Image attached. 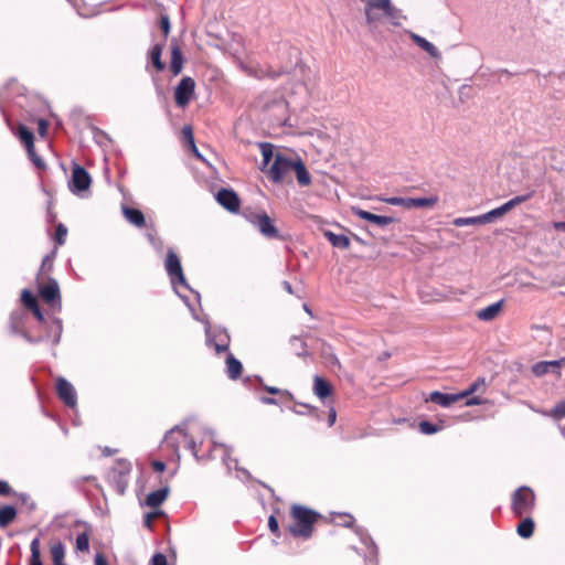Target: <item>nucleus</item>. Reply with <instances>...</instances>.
<instances>
[{"mask_svg": "<svg viewBox=\"0 0 565 565\" xmlns=\"http://www.w3.org/2000/svg\"><path fill=\"white\" fill-rule=\"evenodd\" d=\"M322 515L302 504L294 503L289 508V523L286 531L295 539L309 540L315 532V525Z\"/></svg>", "mask_w": 565, "mask_h": 565, "instance_id": "obj_1", "label": "nucleus"}, {"mask_svg": "<svg viewBox=\"0 0 565 565\" xmlns=\"http://www.w3.org/2000/svg\"><path fill=\"white\" fill-rule=\"evenodd\" d=\"M182 447L191 449L194 454H196L195 443L193 439L189 437L182 427L175 426L166 434L161 443V450L166 452L167 457L170 459L179 461L180 448Z\"/></svg>", "mask_w": 565, "mask_h": 565, "instance_id": "obj_2", "label": "nucleus"}, {"mask_svg": "<svg viewBox=\"0 0 565 565\" xmlns=\"http://www.w3.org/2000/svg\"><path fill=\"white\" fill-rule=\"evenodd\" d=\"M364 3L366 23L373 25L382 18L396 20L399 17V10L396 9L391 0H360Z\"/></svg>", "mask_w": 565, "mask_h": 565, "instance_id": "obj_3", "label": "nucleus"}, {"mask_svg": "<svg viewBox=\"0 0 565 565\" xmlns=\"http://www.w3.org/2000/svg\"><path fill=\"white\" fill-rule=\"evenodd\" d=\"M535 507V494L529 487H520L512 494L511 509L515 516L523 518Z\"/></svg>", "mask_w": 565, "mask_h": 565, "instance_id": "obj_4", "label": "nucleus"}, {"mask_svg": "<svg viewBox=\"0 0 565 565\" xmlns=\"http://www.w3.org/2000/svg\"><path fill=\"white\" fill-rule=\"evenodd\" d=\"M36 280L41 299L53 309H60L61 292L57 281L51 277L44 280L41 273H39Z\"/></svg>", "mask_w": 565, "mask_h": 565, "instance_id": "obj_5", "label": "nucleus"}, {"mask_svg": "<svg viewBox=\"0 0 565 565\" xmlns=\"http://www.w3.org/2000/svg\"><path fill=\"white\" fill-rule=\"evenodd\" d=\"M295 160L287 159L281 153H276L273 164L266 170L268 178L275 182H285L292 171Z\"/></svg>", "mask_w": 565, "mask_h": 565, "instance_id": "obj_6", "label": "nucleus"}, {"mask_svg": "<svg viewBox=\"0 0 565 565\" xmlns=\"http://www.w3.org/2000/svg\"><path fill=\"white\" fill-rule=\"evenodd\" d=\"M205 344L214 349L216 354L228 351L231 344V337L224 328H206L205 329Z\"/></svg>", "mask_w": 565, "mask_h": 565, "instance_id": "obj_7", "label": "nucleus"}, {"mask_svg": "<svg viewBox=\"0 0 565 565\" xmlns=\"http://www.w3.org/2000/svg\"><path fill=\"white\" fill-rule=\"evenodd\" d=\"M245 217L250 224L256 226L266 238L275 239L280 237L278 228L266 212L249 213L246 214Z\"/></svg>", "mask_w": 565, "mask_h": 565, "instance_id": "obj_8", "label": "nucleus"}, {"mask_svg": "<svg viewBox=\"0 0 565 565\" xmlns=\"http://www.w3.org/2000/svg\"><path fill=\"white\" fill-rule=\"evenodd\" d=\"M533 194H534V191H531V192H529L526 194H523V195H518V196L509 200L508 202H505L501 206H499L497 209H493V210L482 214L483 223L484 224L491 223L495 218L502 217L505 213L511 211L516 205H519V204L530 200L533 196Z\"/></svg>", "mask_w": 565, "mask_h": 565, "instance_id": "obj_9", "label": "nucleus"}, {"mask_svg": "<svg viewBox=\"0 0 565 565\" xmlns=\"http://www.w3.org/2000/svg\"><path fill=\"white\" fill-rule=\"evenodd\" d=\"M166 270L173 285L185 286L186 280L182 270L181 262L174 250L169 249L164 262Z\"/></svg>", "mask_w": 565, "mask_h": 565, "instance_id": "obj_10", "label": "nucleus"}, {"mask_svg": "<svg viewBox=\"0 0 565 565\" xmlns=\"http://www.w3.org/2000/svg\"><path fill=\"white\" fill-rule=\"evenodd\" d=\"M195 82L192 77H183L175 87L174 100L177 106L186 107L194 96Z\"/></svg>", "mask_w": 565, "mask_h": 565, "instance_id": "obj_11", "label": "nucleus"}, {"mask_svg": "<svg viewBox=\"0 0 565 565\" xmlns=\"http://www.w3.org/2000/svg\"><path fill=\"white\" fill-rule=\"evenodd\" d=\"M55 390L58 398L71 408L77 405V395L74 386L64 377L58 376L55 381Z\"/></svg>", "mask_w": 565, "mask_h": 565, "instance_id": "obj_12", "label": "nucleus"}, {"mask_svg": "<svg viewBox=\"0 0 565 565\" xmlns=\"http://www.w3.org/2000/svg\"><path fill=\"white\" fill-rule=\"evenodd\" d=\"M92 179L89 173L81 166L75 164L72 170L70 189L73 193H78L89 189Z\"/></svg>", "mask_w": 565, "mask_h": 565, "instance_id": "obj_13", "label": "nucleus"}, {"mask_svg": "<svg viewBox=\"0 0 565 565\" xmlns=\"http://www.w3.org/2000/svg\"><path fill=\"white\" fill-rule=\"evenodd\" d=\"M215 199L221 206L231 213H237L239 211L241 200L234 190L223 188L217 191Z\"/></svg>", "mask_w": 565, "mask_h": 565, "instance_id": "obj_14", "label": "nucleus"}, {"mask_svg": "<svg viewBox=\"0 0 565 565\" xmlns=\"http://www.w3.org/2000/svg\"><path fill=\"white\" fill-rule=\"evenodd\" d=\"M288 71L285 67H279L278 70H274L271 66H253L248 68V75L255 77L256 79H277L281 75L286 74Z\"/></svg>", "mask_w": 565, "mask_h": 565, "instance_id": "obj_15", "label": "nucleus"}, {"mask_svg": "<svg viewBox=\"0 0 565 565\" xmlns=\"http://www.w3.org/2000/svg\"><path fill=\"white\" fill-rule=\"evenodd\" d=\"M313 394L319 397L320 399H324L332 395L333 387L329 381L326 379L315 375L313 376V387H312Z\"/></svg>", "mask_w": 565, "mask_h": 565, "instance_id": "obj_16", "label": "nucleus"}, {"mask_svg": "<svg viewBox=\"0 0 565 565\" xmlns=\"http://www.w3.org/2000/svg\"><path fill=\"white\" fill-rule=\"evenodd\" d=\"M183 67V55L180 45L175 40L171 42L170 71L173 75H179Z\"/></svg>", "mask_w": 565, "mask_h": 565, "instance_id": "obj_17", "label": "nucleus"}, {"mask_svg": "<svg viewBox=\"0 0 565 565\" xmlns=\"http://www.w3.org/2000/svg\"><path fill=\"white\" fill-rule=\"evenodd\" d=\"M353 213L360 218L374 223L379 226H386L394 222V218L391 216L376 215L361 209H354Z\"/></svg>", "mask_w": 565, "mask_h": 565, "instance_id": "obj_18", "label": "nucleus"}, {"mask_svg": "<svg viewBox=\"0 0 565 565\" xmlns=\"http://www.w3.org/2000/svg\"><path fill=\"white\" fill-rule=\"evenodd\" d=\"M503 300H499L490 306L480 309L476 312V316L481 321H491L495 319L502 311Z\"/></svg>", "mask_w": 565, "mask_h": 565, "instance_id": "obj_19", "label": "nucleus"}, {"mask_svg": "<svg viewBox=\"0 0 565 565\" xmlns=\"http://www.w3.org/2000/svg\"><path fill=\"white\" fill-rule=\"evenodd\" d=\"M463 398V395H459V394H445V393H441V392H438V391H434L430 393L429 395V401L435 403V404H438L443 407H448L450 406L451 404L460 401Z\"/></svg>", "mask_w": 565, "mask_h": 565, "instance_id": "obj_20", "label": "nucleus"}, {"mask_svg": "<svg viewBox=\"0 0 565 565\" xmlns=\"http://www.w3.org/2000/svg\"><path fill=\"white\" fill-rule=\"evenodd\" d=\"M226 374L231 380H238L243 374V364L232 353L226 356Z\"/></svg>", "mask_w": 565, "mask_h": 565, "instance_id": "obj_21", "label": "nucleus"}, {"mask_svg": "<svg viewBox=\"0 0 565 565\" xmlns=\"http://www.w3.org/2000/svg\"><path fill=\"white\" fill-rule=\"evenodd\" d=\"M122 214L130 224L137 227H143L146 225L145 215L138 209L122 206Z\"/></svg>", "mask_w": 565, "mask_h": 565, "instance_id": "obj_22", "label": "nucleus"}, {"mask_svg": "<svg viewBox=\"0 0 565 565\" xmlns=\"http://www.w3.org/2000/svg\"><path fill=\"white\" fill-rule=\"evenodd\" d=\"M559 367V361H541L532 366V372L535 376H543L551 371H557Z\"/></svg>", "mask_w": 565, "mask_h": 565, "instance_id": "obj_23", "label": "nucleus"}, {"mask_svg": "<svg viewBox=\"0 0 565 565\" xmlns=\"http://www.w3.org/2000/svg\"><path fill=\"white\" fill-rule=\"evenodd\" d=\"M169 493V488L158 489L156 491L150 492L146 498V504L150 508L160 507L167 499Z\"/></svg>", "mask_w": 565, "mask_h": 565, "instance_id": "obj_24", "label": "nucleus"}, {"mask_svg": "<svg viewBox=\"0 0 565 565\" xmlns=\"http://www.w3.org/2000/svg\"><path fill=\"white\" fill-rule=\"evenodd\" d=\"M292 171H295L297 181L300 185L307 186L311 183V178L306 164L300 159L295 160Z\"/></svg>", "mask_w": 565, "mask_h": 565, "instance_id": "obj_25", "label": "nucleus"}, {"mask_svg": "<svg viewBox=\"0 0 565 565\" xmlns=\"http://www.w3.org/2000/svg\"><path fill=\"white\" fill-rule=\"evenodd\" d=\"M324 236L328 238L330 244L341 249H348L350 247V239L348 236L342 234H334L330 231L324 232Z\"/></svg>", "mask_w": 565, "mask_h": 565, "instance_id": "obj_26", "label": "nucleus"}, {"mask_svg": "<svg viewBox=\"0 0 565 565\" xmlns=\"http://www.w3.org/2000/svg\"><path fill=\"white\" fill-rule=\"evenodd\" d=\"M534 521L530 516H525L516 526V533L523 539H530L534 532Z\"/></svg>", "mask_w": 565, "mask_h": 565, "instance_id": "obj_27", "label": "nucleus"}, {"mask_svg": "<svg viewBox=\"0 0 565 565\" xmlns=\"http://www.w3.org/2000/svg\"><path fill=\"white\" fill-rule=\"evenodd\" d=\"M17 518V510L12 505H3L0 508V527L4 529L11 524Z\"/></svg>", "mask_w": 565, "mask_h": 565, "instance_id": "obj_28", "label": "nucleus"}, {"mask_svg": "<svg viewBox=\"0 0 565 565\" xmlns=\"http://www.w3.org/2000/svg\"><path fill=\"white\" fill-rule=\"evenodd\" d=\"M15 135L18 136L20 141L25 146V149H32V147L34 146V135L29 128H26L24 125H19L17 127Z\"/></svg>", "mask_w": 565, "mask_h": 565, "instance_id": "obj_29", "label": "nucleus"}, {"mask_svg": "<svg viewBox=\"0 0 565 565\" xmlns=\"http://www.w3.org/2000/svg\"><path fill=\"white\" fill-rule=\"evenodd\" d=\"M412 39L420 49L427 52L430 56L437 57L439 55L437 47L426 39L417 34H412Z\"/></svg>", "mask_w": 565, "mask_h": 565, "instance_id": "obj_30", "label": "nucleus"}, {"mask_svg": "<svg viewBox=\"0 0 565 565\" xmlns=\"http://www.w3.org/2000/svg\"><path fill=\"white\" fill-rule=\"evenodd\" d=\"M162 49L163 47L161 44H156L151 47L149 53L151 63L153 64L158 72H162L166 67L164 63L161 60Z\"/></svg>", "mask_w": 565, "mask_h": 565, "instance_id": "obj_31", "label": "nucleus"}, {"mask_svg": "<svg viewBox=\"0 0 565 565\" xmlns=\"http://www.w3.org/2000/svg\"><path fill=\"white\" fill-rule=\"evenodd\" d=\"M50 554L53 564L64 563L65 546L62 542H55L50 546Z\"/></svg>", "mask_w": 565, "mask_h": 565, "instance_id": "obj_32", "label": "nucleus"}, {"mask_svg": "<svg viewBox=\"0 0 565 565\" xmlns=\"http://www.w3.org/2000/svg\"><path fill=\"white\" fill-rule=\"evenodd\" d=\"M439 199L437 195H433L429 198H411L409 209L414 207H433L438 203Z\"/></svg>", "mask_w": 565, "mask_h": 565, "instance_id": "obj_33", "label": "nucleus"}, {"mask_svg": "<svg viewBox=\"0 0 565 565\" xmlns=\"http://www.w3.org/2000/svg\"><path fill=\"white\" fill-rule=\"evenodd\" d=\"M262 157H263V167L262 170L266 171L265 169L269 164L270 160L274 158V146L268 142H263L259 145Z\"/></svg>", "mask_w": 565, "mask_h": 565, "instance_id": "obj_34", "label": "nucleus"}, {"mask_svg": "<svg viewBox=\"0 0 565 565\" xmlns=\"http://www.w3.org/2000/svg\"><path fill=\"white\" fill-rule=\"evenodd\" d=\"M31 557L29 565H43L41 562V552H40V540L34 539L31 542Z\"/></svg>", "mask_w": 565, "mask_h": 565, "instance_id": "obj_35", "label": "nucleus"}, {"mask_svg": "<svg viewBox=\"0 0 565 565\" xmlns=\"http://www.w3.org/2000/svg\"><path fill=\"white\" fill-rule=\"evenodd\" d=\"M452 224L455 226H467V225H480L484 224L482 220V215L470 216V217H457L454 220Z\"/></svg>", "mask_w": 565, "mask_h": 565, "instance_id": "obj_36", "label": "nucleus"}, {"mask_svg": "<svg viewBox=\"0 0 565 565\" xmlns=\"http://www.w3.org/2000/svg\"><path fill=\"white\" fill-rule=\"evenodd\" d=\"M484 391L486 388V381L484 379H477L476 382H473L465 392L459 393V395H463V398L473 394L475 392H478L479 390Z\"/></svg>", "mask_w": 565, "mask_h": 565, "instance_id": "obj_37", "label": "nucleus"}, {"mask_svg": "<svg viewBox=\"0 0 565 565\" xmlns=\"http://www.w3.org/2000/svg\"><path fill=\"white\" fill-rule=\"evenodd\" d=\"M21 300H22L23 305L25 306V308H28L29 310L39 305L34 295L26 289L22 291Z\"/></svg>", "mask_w": 565, "mask_h": 565, "instance_id": "obj_38", "label": "nucleus"}, {"mask_svg": "<svg viewBox=\"0 0 565 565\" xmlns=\"http://www.w3.org/2000/svg\"><path fill=\"white\" fill-rule=\"evenodd\" d=\"M76 548L81 552H88L89 550V536L86 532H83L76 537Z\"/></svg>", "mask_w": 565, "mask_h": 565, "instance_id": "obj_39", "label": "nucleus"}, {"mask_svg": "<svg viewBox=\"0 0 565 565\" xmlns=\"http://www.w3.org/2000/svg\"><path fill=\"white\" fill-rule=\"evenodd\" d=\"M182 138L189 148H194L195 141H194V136H193V129L190 125H185L182 128Z\"/></svg>", "mask_w": 565, "mask_h": 565, "instance_id": "obj_40", "label": "nucleus"}, {"mask_svg": "<svg viewBox=\"0 0 565 565\" xmlns=\"http://www.w3.org/2000/svg\"><path fill=\"white\" fill-rule=\"evenodd\" d=\"M387 204L409 209L411 198L392 196L383 200Z\"/></svg>", "mask_w": 565, "mask_h": 565, "instance_id": "obj_41", "label": "nucleus"}, {"mask_svg": "<svg viewBox=\"0 0 565 565\" xmlns=\"http://www.w3.org/2000/svg\"><path fill=\"white\" fill-rule=\"evenodd\" d=\"M439 426L430 423V422H427V420H423L419 423V430L420 433L425 434V435H431V434H435L439 430Z\"/></svg>", "mask_w": 565, "mask_h": 565, "instance_id": "obj_42", "label": "nucleus"}, {"mask_svg": "<svg viewBox=\"0 0 565 565\" xmlns=\"http://www.w3.org/2000/svg\"><path fill=\"white\" fill-rule=\"evenodd\" d=\"M26 152H28V156L30 158V160L33 162V164L39 168V169H44L45 168V163L44 161L36 154L35 152V149H34V146L32 147V149L28 148L26 149Z\"/></svg>", "mask_w": 565, "mask_h": 565, "instance_id": "obj_43", "label": "nucleus"}, {"mask_svg": "<svg viewBox=\"0 0 565 565\" xmlns=\"http://www.w3.org/2000/svg\"><path fill=\"white\" fill-rule=\"evenodd\" d=\"M67 235V228L63 224H58L55 228V242L57 245H63Z\"/></svg>", "mask_w": 565, "mask_h": 565, "instance_id": "obj_44", "label": "nucleus"}, {"mask_svg": "<svg viewBox=\"0 0 565 565\" xmlns=\"http://www.w3.org/2000/svg\"><path fill=\"white\" fill-rule=\"evenodd\" d=\"M551 415L555 418V419H561L563 417H565V401H561L558 402L554 408L551 411Z\"/></svg>", "mask_w": 565, "mask_h": 565, "instance_id": "obj_45", "label": "nucleus"}, {"mask_svg": "<svg viewBox=\"0 0 565 565\" xmlns=\"http://www.w3.org/2000/svg\"><path fill=\"white\" fill-rule=\"evenodd\" d=\"M268 527H269L270 532L275 536L280 537L281 533H280L278 521H277L275 515H270L269 516V519H268Z\"/></svg>", "mask_w": 565, "mask_h": 565, "instance_id": "obj_46", "label": "nucleus"}, {"mask_svg": "<svg viewBox=\"0 0 565 565\" xmlns=\"http://www.w3.org/2000/svg\"><path fill=\"white\" fill-rule=\"evenodd\" d=\"M160 29L163 32L164 38H167L169 35L170 29H171L170 19L168 15H162L160 18Z\"/></svg>", "mask_w": 565, "mask_h": 565, "instance_id": "obj_47", "label": "nucleus"}, {"mask_svg": "<svg viewBox=\"0 0 565 565\" xmlns=\"http://www.w3.org/2000/svg\"><path fill=\"white\" fill-rule=\"evenodd\" d=\"M150 565H168L167 556L161 553H156L150 561Z\"/></svg>", "mask_w": 565, "mask_h": 565, "instance_id": "obj_48", "label": "nucleus"}, {"mask_svg": "<svg viewBox=\"0 0 565 565\" xmlns=\"http://www.w3.org/2000/svg\"><path fill=\"white\" fill-rule=\"evenodd\" d=\"M127 488V481L124 480L122 476H119L118 479L115 481V489L118 494H124Z\"/></svg>", "mask_w": 565, "mask_h": 565, "instance_id": "obj_49", "label": "nucleus"}, {"mask_svg": "<svg viewBox=\"0 0 565 565\" xmlns=\"http://www.w3.org/2000/svg\"><path fill=\"white\" fill-rule=\"evenodd\" d=\"M49 129V121L45 119L38 120V132L41 137H45Z\"/></svg>", "mask_w": 565, "mask_h": 565, "instance_id": "obj_50", "label": "nucleus"}, {"mask_svg": "<svg viewBox=\"0 0 565 565\" xmlns=\"http://www.w3.org/2000/svg\"><path fill=\"white\" fill-rule=\"evenodd\" d=\"M159 515H160V512L147 513L145 516V521H143L145 526H147L148 529H151L153 520L157 519Z\"/></svg>", "mask_w": 565, "mask_h": 565, "instance_id": "obj_51", "label": "nucleus"}, {"mask_svg": "<svg viewBox=\"0 0 565 565\" xmlns=\"http://www.w3.org/2000/svg\"><path fill=\"white\" fill-rule=\"evenodd\" d=\"M53 255H46L42 260L41 270H45L46 268L50 270L53 267ZM42 274V271H40Z\"/></svg>", "mask_w": 565, "mask_h": 565, "instance_id": "obj_52", "label": "nucleus"}, {"mask_svg": "<svg viewBox=\"0 0 565 565\" xmlns=\"http://www.w3.org/2000/svg\"><path fill=\"white\" fill-rule=\"evenodd\" d=\"M265 391L270 393V394H282V395H288L289 397H292L291 394L287 391H282L278 387H274V386H265Z\"/></svg>", "mask_w": 565, "mask_h": 565, "instance_id": "obj_53", "label": "nucleus"}, {"mask_svg": "<svg viewBox=\"0 0 565 565\" xmlns=\"http://www.w3.org/2000/svg\"><path fill=\"white\" fill-rule=\"evenodd\" d=\"M11 487L7 481H0V495L7 497L11 494Z\"/></svg>", "mask_w": 565, "mask_h": 565, "instance_id": "obj_54", "label": "nucleus"}, {"mask_svg": "<svg viewBox=\"0 0 565 565\" xmlns=\"http://www.w3.org/2000/svg\"><path fill=\"white\" fill-rule=\"evenodd\" d=\"M151 467H152V469L154 471L162 472L166 469V463L163 461H160V460H154V461L151 462Z\"/></svg>", "mask_w": 565, "mask_h": 565, "instance_id": "obj_55", "label": "nucleus"}, {"mask_svg": "<svg viewBox=\"0 0 565 565\" xmlns=\"http://www.w3.org/2000/svg\"><path fill=\"white\" fill-rule=\"evenodd\" d=\"M30 311H32L33 316L40 321V322H43L45 319H44V316L39 307L35 306L34 308L30 309Z\"/></svg>", "mask_w": 565, "mask_h": 565, "instance_id": "obj_56", "label": "nucleus"}, {"mask_svg": "<svg viewBox=\"0 0 565 565\" xmlns=\"http://www.w3.org/2000/svg\"><path fill=\"white\" fill-rule=\"evenodd\" d=\"M95 565H108L106 557L102 553L96 554Z\"/></svg>", "mask_w": 565, "mask_h": 565, "instance_id": "obj_57", "label": "nucleus"}, {"mask_svg": "<svg viewBox=\"0 0 565 565\" xmlns=\"http://www.w3.org/2000/svg\"><path fill=\"white\" fill-rule=\"evenodd\" d=\"M337 412L334 408H331L329 412V425L332 426L335 423Z\"/></svg>", "mask_w": 565, "mask_h": 565, "instance_id": "obj_58", "label": "nucleus"}, {"mask_svg": "<svg viewBox=\"0 0 565 565\" xmlns=\"http://www.w3.org/2000/svg\"><path fill=\"white\" fill-rule=\"evenodd\" d=\"M482 403V399L480 397H472L470 399L467 401V405L471 406V405H480Z\"/></svg>", "mask_w": 565, "mask_h": 565, "instance_id": "obj_59", "label": "nucleus"}, {"mask_svg": "<svg viewBox=\"0 0 565 565\" xmlns=\"http://www.w3.org/2000/svg\"><path fill=\"white\" fill-rule=\"evenodd\" d=\"M553 227L557 231L565 232V221L564 222H554Z\"/></svg>", "mask_w": 565, "mask_h": 565, "instance_id": "obj_60", "label": "nucleus"}, {"mask_svg": "<svg viewBox=\"0 0 565 565\" xmlns=\"http://www.w3.org/2000/svg\"><path fill=\"white\" fill-rule=\"evenodd\" d=\"M264 404H271V405H276L277 404V401L273 397H262L260 399Z\"/></svg>", "mask_w": 565, "mask_h": 565, "instance_id": "obj_61", "label": "nucleus"}, {"mask_svg": "<svg viewBox=\"0 0 565 565\" xmlns=\"http://www.w3.org/2000/svg\"><path fill=\"white\" fill-rule=\"evenodd\" d=\"M189 149L193 152V154H194L198 159H200V160H202V161L204 160V159H203V157H202V154L199 152V150H198V148H196V146H195V145H194V148H189Z\"/></svg>", "mask_w": 565, "mask_h": 565, "instance_id": "obj_62", "label": "nucleus"}, {"mask_svg": "<svg viewBox=\"0 0 565 565\" xmlns=\"http://www.w3.org/2000/svg\"><path fill=\"white\" fill-rule=\"evenodd\" d=\"M345 518H347V520H345L344 524L347 526L351 525L353 523V521H354L353 516L347 515Z\"/></svg>", "mask_w": 565, "mask_h": 565, "instance_id": "obj_63", "label": "nucleus"}, {"mask_svg": "<svg viewBox=\"0 0 565 565\" xmlns=\"http://www.w3.org/2000/svg\"><path fill=\"white\" fill-rule=\"evenodd\" d=\"M53 565H66L65 563H60V564H53Z\"/></svg>", "mask_w": 565, "mask_h": 565, "instance_id": "obj_64", "label": "nucleus"}]
</instances>
